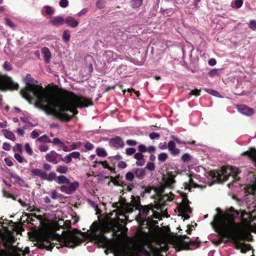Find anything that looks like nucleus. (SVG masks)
I'll list each match as a JSON object with an SVG mask.
<instances>
[{
  "label": "nucleus",
  "mask_w": 256,
  "mask_h": 256,
  "mask_svg": "<svg viewBox=\"0 0 256 256\" xmlns=\"http://www.w3.org/2000/svg\"><path fill=\"white\" fill-rule=\"evenodd\" d=\"M190 203L186 196L184 194L182 196V204L178 207V210L184 220H188L190 218V216L188 214V213L191 212V208L189 206Z\"/></svg>",
  "instance_id": "f8f14e48"
},
{
  "label": "nucleus",
  "mask_w": 256,
  "mask_h": 256,
  "mask_svg": "<svg viewBox=\"0 0 256 256\" xmlns=\"http://www.w3.org/2000/svg\"><path fill=\"white\" fill-rule=\"evenodd\" d=\"M43 10H45V14L46 15H52L54 12V10L52 7L48 6H44Z\"/></svg>",
  "instance_id": "c9c22d12"
},
{
  "label": "nucleus",
  "mask_w": 256,
  "mask_h": 256,
  "mask_svg": "<svg viewBox=\"0 0 256 256\" xmlns=\"http://www.w3.org/2000/svg\"><path fill=\"white\" fill-rule=\"evenodd\" d=\"M104 229L98 226H96L95 228L90 232V236L96 242L101 244H107L109 240L104 236Z\"/></svg>",
  "instance_id": "6e6552de"
},
{
  "label": "nucleus",
  "mask_w": 256,
  "mask_h": 256,
  "mask_svg": "<svg viewBox=\"0 0 256 256\" xmlns=\"http://www.w3.org/2000/svg\"><path fill=\"white\" fill-rule=\"evenodd\" d=\"M96 154L102 157H106L108 155L107 152L104 148H98L96 149Z\"/></svg>",
  "instance_id": "473e14b6"
},
{
  "label": "nucleus",
  "mask_w": 256,
  "mask_h": 256,
  "mask_svg": "<svg viewBox=\"0 0 256 256\" xmlns=\"http://www.w3.org/2000/svg\"><path fill=\"white\" fill-rule=\"evenodd\" d=\"M218 214L216 215L211 222L212 227L219 234L220 238L216 243L220 244L224 238L231 239L234 241V247L240 250L242 253L250 250V246L240 242L244 240L246 234L245 227L240 224L236 223L234 219L240 216L241 222L244 224L250 223V215L244 211L240 214L232 207L227 209L224 212L216 208Z\"/></svg>",
  "instance_id": "f03ea898"
},
{
  "label": "nucleus",
  "mask_w": 256,
  "mask_h": 256,
  "mask_svg": "<svg viewBox=\"0 0 256 256\" xmlns=\"http://www.w3.org/2000/svg\"><path fill=\"white\" fill-rule=\"evenodd\" d=\"M192 157L188 153H184L181 156V160L185 162L190 160Z\"/></svg>",
  "instance_id": "a19ab883"
},
{
  "label": "nucleus",
  "mask_w": 256,
  "mask_h": 256,
  "mask_svg": "<svg viewBox=\"0 0 256 256\" xmlns=\"http://www.w3.org/2000/svg\"><path fill=\"white\" fill-rule=\"evenodd\" d=\"M18 85L14 82L10 78L0 74V90H16Z\"/></svg>",
  "instance_id": "1a4fd4ad"
},
{
  "label": "nucleus",
  "mask_w": 256,
  "mask_h": 256,
  "mask_svg": "<svg viewBox=\"0 0 256 256\" xmlns=\"http://www.w3.org/2000/svg\"><path fill=\"white\" fill-rule=\"evenodd\" d=\"M249 28L253 30H256V20H251L249 22Z\"/></svg>",
  "instance_id": "09e8293b"
},
{
  "label": "nucleus",
  "mask_w": 256,
  "mask_h": 256,
  "mask_svg": "<svg viewBox=\"0 0 256 256\" xmlns=\"http://www.w3.org/2000/svg\"><path fill=\"white\" fill-rule=\"evenodd\" d=\"M63 40L65 42H68L70 40V32L68 29H66L63 32L62 34Z\"/></svg>",
  "instance_id": "ea45409f"
},
{
  "label": "nucleus",
  "mask_w": 256,
  "mask_h": 256,
  "mask_svg": "<svg viewBox=\"0 0 256 256\" xmlns=\"http://www.w3.org/2000/svg\"><path fill=\"white\" fill-rule=\"evenodd\" d=\"M136 152V149L134 148H128L126 150V154L128 156H131L134 154Z\"/></svg>",
  "instance_id": "49530a36"
},
{
  "label": "nucleus",
  "mask_w": 256,
  "mask_h": 256,
  "mask_svg": "<svg viewBox=\"0 0 256 256\" xmlns=\"http://www.w3.org/2000/svg\"><path fill=\"white\" fill-rule=\"evenodd\" d=\"M61 160L65 162L66 164H69L72 161V158L69 154L65 156L64 158H61Z\"/></svg>",
  "instance_id": "3c124183"
},
{
  "label": "nucleus",
  "mask_w": 256,
  "mask_h": 256,
  "mask_svg": "<svg viewBox=\"0 0 256 256\" xmlns=\"http://www.w3.org/2000/svg\"><path fill=\"white\" fill-rule=\"evenodd\" d=\"M127 254L126 250L120 247H118L114 250V256H126Z\"/></svg>",
  "instance_id": "cd10ccee"
},
{
  "label": "nucleus",
  "mask_w": 256,
  "mask_h": 256,
  "mask_svg": "<svg viewBox=\"0 0 256 256\" xmlns=\"http://www.w3.org/2000/svg\"><path fill=\"white\" fill-rule=\"evenodd\" d=\"M168 150L173 156H176L180 152V150L176 147V144L174 140L169 141Z\"/></svg>",
  "instance_id": "6ab92c4d"
},
{
  "label": "nucleus",
  "mask_w": 256,
  "mask_h": 256,
  "mask_svg": "<svg viewBox=\"0 0 256 256\" xmlns=\"http://www.w3.org/2000/svg\"><path fill=\"white\" fill-rule=\"evenodd\" d=\"M78 186V182H76V181L72 183L69 182V184H66V185H62L60 186V190L62 192L67 194H72L76 191Z\"/></svg>",
  "instance_id": "ddd939ff"
},
{
  "label": "nucleus",
  "mask_w": 256,
  "mask_h": 256,
  "mask_svg": "<svg viewBox=\"0 0 256 256\" xmlns=\"http://www.w3.org/2000/svg\"><path fill=\"white\" fill-rule=\"evenodd\" d=\"M135 206L134 204L131 203H126L122 206L117 210L116 213V216L118 220L121 223H126V220L128 219L126 214L132 212Z\"/></svg>",
  "instance_id": "0eeeda50"
},
{
  "label": "nucleus",
  "mask_w": 256,
  "mask_h": 256,
  "mask_svg": "<svg viewBox=\"0 0 256 256\" xmlns=\"http://www.w3.org/2000/svg\"><path fill=\"white\" fill-rule=\"evenodd\" d=\"M168 158V155L166 152H161L158 155V160L160 162H165Z\"/></svg>",
  "instance_id": "4c0bfd02"
},
{
  "label": "nucleus",
  "mask_w": 256,
  "mask_h": 256,
  "mask_svg": "<svg viewBox=\"0 0 256 256\" xmlns=\"http://www.w3.org/2000/svg\"><path fill=\"white\" fill-rule=\"evenodd\" d=\"M64 22L70 28H76L78 24V22L72 16H67L64 20Z\"/></svg>",
  "instance_id": "393cba45"
},
{
  "label": "nucleus",
  "mask_w": 256,
  "mask_h": 256,
  "mask_svg": "<svg viewBox=\"0 0 256 256\" xmlns=\"http://www.w3.org/2000/svg\"><path fill=\"white\" fill-rule=\"evenodd\" d=\"M244 154L249 156L256 166V150L254 148H251L248 150L244 152Z\"/></svg>",
  "instance_id": "412c9836"
},
{
  "label": "nucleus",
  "mask_w": 256,
  "mask_h": 256,
  "mask_svg": "<svg viewBox=\"0 0 256 256\" xmlns=\"http://www.w3.org/2000/svg\"><path fill=\"white\" fill-rule=\"evenodd\" d=\"M2 148L6 150H10L11 148L10 144L6 142H4L2 145Z\"/></svg>",
  "instance_id": "052dcab7"
},
{
  "label": "nucleus",
  "mask_w": 256,
  "mask_h": 256,
  "mask_svg": "<svg viewBox=\"0 0 256 256\" xmlns=\"http://www.w3.org/2000/svg\"><path fill=\"white\" fill-rule=\"evenodd\" d=\"M57 154H58L54 150H52L45 155V158H46V160L50 162L58 164L60 162V160L57 158Z\"/></svg>",
  "instance_id": "f3484780"
},
{
  "label": "nucleus",
  "mask_w": 256,
  "mask_h": 256,
  "mask_svg": "<svg viewBox=\"0 0 256 256\" xmlns=\"http://www.w3.org/2000/svg\"><path fill=\"white\" fill-rule=\"evenodd\" d=\"M110 145L114 148H122L124 146L122 138L120 136H116L109 140Z\"/></svg>",
  "instance_id": "4468645a"
},
{
  "label": "nucleus",
  "mask_w": 256,
  "mask_h": 256,
  "mask_svg": "<svg viewBox=\"0 0 256 256\" xmlns=\"http://www.w3.org/2000/svg\"><path fill=\"white\" fill-rule=\"evenodd\" d=\"M249 178L251 179L250 184L244 186L246 194L244 200L247 204L252 205V207L256 208V196L255 194L256 191V175L251 173Z\"/></svg>",
  "instance_id": "20e7f679"
},
{
  "label": "nucleus",
  "mask_w": 256,
  "mask_h": 256,
  "mask_svg": "<svg viewBox=\"0 0 256 256\" xmlns=\"http://www.w3.org/2000/svg\"><path fill=\"white\" fill-rule=\"evenodd\" d=\"M4 246L6 250L0 248V256H20L22 253L25 254L30 252L29 248L28 247L23 250L11 244Z\"/></svg>",
  "instance_id": "423d86ee"
},
{
  "label": "nucleus",
  "mask_w": 256,
  "mask_h": 256,
  "mask_svg": "<svg viewBox=\"0 0 256 256\" xmlns=\"http://www.w3.org/2000/svg\"><path fill=\"white\" fill-rule=\"evenodd\" d=\"M159 148L161 150H165L167 148H169V142L167 144L166 142L164 143L160 142L159 144Z\"/></svg>",
  "instance_id": "5fc2aeb1"
},
{
  "label": "nucleus",
  "mask_w": 256,
  "mask_h": 256,
  "mask_svg": "<svg viewBox=\"0 0 256 256\" xmlns=\"http://www.w3.org/2000/svg\"><path fill=\"white\" fill-rule=\"evenodd\" d=\"M134 157L136 160V166H142L146 163V160L144 158V155L142 153H135Z\"/></svg>",
  "instance_id": "4be33fe9"
},
{
  "label": "nucleus",
  "mask_w": 256,
  "mask_h": 256,
  "mask_svg": "<svg viewBox=\"0 0 256 256\" xmlns=\"http://www.w3.org/2000/svg\"><path fill=\"white\" fill-rule=\"evenodd\" d=\"M4 68L6 71H10L12 70L11 64L8 62H6L3 66Z\"/></svg>",
  "instance_id": "8fccbe9b"
},
{
  "label": "nucleus",
  "mask_w": 256,
  "mask_h": 256,
  "mask_svg": "<svg viewBox=\"0 0 256 256\" xmlns=\"http://www.w3.org/2000/svg\"><path fill=\"white\" fill-rule=\"evenodd\" d=\"M146 168L150 171H154L156 168V165L154 162H148L146 164Z\"/></svg>",
  "instance_id": "a18cd8bd"
},
{
  "label": "nucleus",
  "mask_w": 256,
  "mask_h": 256,
  "mask_svg": "<svg viewBox=\"0 0 256 256\" xmlns=\"http://www.w3.org/2000/svg\"><path fill=\"white\" fill-rule=\"evenodd\" d=\"M174 182L175 180L173 176L168 177L166 182V185L168 187H172Z\"/></svg>",
  "instance_id": "37998d69"
},
{
  "label": "nucleus",
  "mask_w": 256,
  "mask_h": 256,
  "mask_svg": "<svg viewBox=\"0 0 256 256\" xmlns=\"http://www.w3.org/2000/svg\"><path fill=\"white\" fill-rule=\"evenodd\" d=\"M56 182L58 184H68L70 180L64 176H58L56 178Z\"/></svg>",
  "instance_id": "a878e982"
},
{
  "label": "nucleus",
  "mask_w": 256,
  "mask_h": 256,
  "mask_svg": "<svg viewBox=\"0 0 256 256\" xmlns=\"http://www.w3.org/2000/svg\"><path fill=\"white\" fill-rule=\"evenodd\" d=\"M14 158L19 163H22L24 162H26V160L20 154L16 153L14 155Z\"/></svg>",
  "instance_id": "58836bf2"
},
{
  "label": "nucleus",
  "mask_w": 256,
  "mask_h": 256,
  "mask_svg": "<svg viewBox=\"0 0 256 256\" xmlns=\"http://www.w3.org/2000/svg\"><path fill=\"white\" fill-rule=\"evenodd\" d=\"M126 144L128 146H134L136 144L137 142L134 140H128L126 142Z\"/></svg>",
  "instance_id": "0e129e2a"
},
{
  "label": "nucleus",
  "mask_w": 256,
  "mask_h": 256,
  "mask_svg": "<svg viewBox=\"0 0 256 256\" xmlns=\"http://www.w3.org/2000/svg\"><path fill=\"white\" fill-rule=\"evenodd\" d=\"M238 112L244 115L250 116L254 113V110L246 105L240 104L237 106Z\"/></svg>",
  "instance_id": "2eb2a0df"
},
{
  "label": "nucleus",
  "mask_w": 256,
  "mask_h": 256,
  "mask_svg": "<svg viewBox=\"0 0 256 256\" xmlns=\"http://www.w3.org/2000/svg\"><path fill=\"white\" fill-rule=\"evenodd\" d=\"M24 81L28 86L21 90L22 96L28 100H34L36 107L42 108L48 114L53 115L61 120H70V117L66 112L70 111L76 115L78 113V108L92 105L88 99L68 91L58 97L50 90L34 84V80L28 76L24 78Z\"/></svg>",
  "instance_id": "f257e3e1"
},
{
  "label": "nucleus",
  "mask_w": 256,
  "mask_h": 256,
  "mask_svg": "<svg viewBox=\"0 0 256 256\" xmlns=\"http://www.w3.org/2000/svg\"><path fill=\"white\" fill-rule=\"evenodd\" d=\"M184 186L185 189H188L189 191H190L192 188H194L196 186L193 182L191 178H188V182H184Z\"/></svg>",
  "instance_id": "c756f323"
},
{
  "label": "nucleus",
  "mask_w": 256,
  "mask_h": 256,
  "mask_svg": "<svg viewBox=\"0 0 256 256\" xmlns=\"http://www.w3.org/2000/svg\"><path fill=\"white\" fill-rule=\"evenodd\" d=\"M218 74V70L216 69H214L209 72V75L212 77H214L216 76Z\"/></svg>",
  "instance_id": "338daca9"
},
{
  "label": "nucleus",
  "mask_w": 256,
  "mask_h": 256,
  "mask_svg": "<svg viewBox=\"0 0 256 256\" xmlns=\"http://www.w3.org/2000/svg\"><path fill=\"white\" fill-rule=\"evenodd\" d=\"M38 148L40 152H46L48 150L49 146L48 144H42L38 146Z\"/></svg>",
  "instance_id": "79ce46f5"
},
{
  "label": "nucleus",
  "mask_w": 256,
  "mask_h": 256,
  "mask_svg": "<svg viewBox=\"0 0 256 256\" xmlns=\"http://www.w3.org/2000/svg\"><path fill=\"white\" fill-rule=\"evenodd\" d=\"M10 176L15 180L19 186H24L25 181L17 174H11Z\"/></svg>",
  "instance_id": "c85d7f7f"
},
{
  "label": "nucleus",
  "mask_w": 256,
  "mask_h": 256,
  "mask_svg": "<svg viewBox=\"0 0 256 256\" xmlns=\"http://www.w3.org/2000/svg\"><path fill=\"white\" fill-rule=\"evenodd\" d=\"M190 95H194L196 96H198L200 94V90L197 88L194 89L190 91L189 93Z\"/></svg>",
  "instance_id": "680f3d73"
},
{
  "label": "nucleus",
  "mask_w": 256,
  "mask_h": 256,
  "mask_svg": "<svg viewBox=\"0 0 256 256\" xmlns=\"http://www.w3.org/2000/svg\"><path fill=\"white\" fill-rule=\"evenodd\" d=\"M30 172L33 176H38L40 179L48 182H52L53 180L56 182L57 176L56 174L54 172H51L48 174L46 172L38 168H33L30 170Z\"/></svg>",
  "instance_id": "9d476101"
},
{
  "label": "nucleus",
  "mask_w": 256,
  "mask_h": 256,
  "mask_svg": "<svg viewBox=\"0 0 256 256\" xmlns=\"http://www.w3.org/2000/svg\"><path fill=\"white\" fill-rule=\"evenodd\" d=\"M69 156H70L71 158H77L80 156V154L78 152H73L69 154Z\"/></svg>",
  "instance_id": "4d7b16f0"
},
{
  "label": "nucleus",
  "mask_w": 256,
  "mask_h": 256,
  "mask_svg": "<svg viewBox=\"0 0 256 256\" xmlns=\"http://www.w3.org/2000/svg\"><path fill=\"white\" fill-rule=\"evenodd\" d=\"M54 245L55 244L54 242H50L49 238L44 237L42 238V240L40 242L38 247L51 250Z\"/></svg>",
  "instance_id": "dca6fc26"
},
{
  "label": "nucleus",
  "mask_w": 256,
  "mask_h": 256,
  "mask_svg": "<svg viewBox=\"0 0 256 256\" xmlns=\"http://www.w3.org/2000/svg\"><path fill=\"white\" fill-rule=\"evenodd\" d=\"M62 141L58 138H54L53 140H52V142L54 144H60Z\"/></svg>",
  "instance_id": "69168bd1"
},
{
  "label": "nucleus",
  "mask_w": 256,
  "mask_h": 256,
  "mask_svg": "<svg viewBox=\"0 0 256 256\" xmlns=\"http://www.w3.org/2000/svg\"><path fill=\"white\" fill-rule=\"evenodd\" d=\"M56 241L60 243V246L74 248L80 242V238L74 232L68 231L60 235Z\"/></svg>",
  "instance_id": "39448f33"
},
{
  "label": "nucleus",
  "mask_w": 256,
  "mask_h": 256,
  "mask_svg": "<svg viewBox=\"0 0 256 256\" xmlns=\"http://www.w3.org/2000/svg\"><path fill=\"white\" fill-rule=\"evenodd\" d=\"M240 172L239 169L235 166H228L222 167L220 172H216L214 174V179L218 182H223L228 180L230 178L232 180V182L228 184V186L230 188L231 186H234V182L239 180L240 178L238 174Z\"/></svg>",
  "instance_id": "7ed1b4c3"
},
{
  "label": "nucleus",
  "mask_w": 256,
  "mask_h": 256,
  "mask_svg": "<svg viewBox=\"0 0 256 256\" xmlns=\"http://www.w3.org/2000/svg\"><path fill=\"white\" fill-rule=\"evenodd\" d=\"M160 137V134L159 133H156V132H152L149 134V138L152 140L158 138Z\"/></svg>",
  "instance_id": "603ef678"
},
{
  "label": "nucleus",
  "mask_w": 256,
  "mask_h": 256,
  "mask_svg": "<svg viewBox=\"0 0 256 256\" xmlns=\"http://www.w3.org/2000/svg\"><path fill=\"white\" fill-rule=\"evenodd\" d=\"M104 56L108 62L115 61L118 58L122 59L120 56H118L114 52L109 50L105 52Z\"/></svg>",
  "instance_id": "a211bd4d"
},
{
  "label": "nucleus",
  "mask_w": 256,
  "mask_h": 256,
  "mask_svg": "<svg viewBox=\"0 0 256 256\" xmlns=\"http://www.w3.org/2000/svg\"><path fill=\"white\" fill-rule=\"evenodd\" d=\"M206 90L209 94H210L214 96H218L220 94L218 91L212 90V89H206Z\"/></svg>",
  "instance_id": "6e6d98bb"
},
{
  "label": "nucleus",
  "mask_w": 256,
  "mask_h": 256,
  "mask_svg": "<svg viewBox=\"0 0 256 256\" xmlns=\"http://www.w3.org/2000/svg\"><path fill=\"white\" fill-rule=\"evenodd\" d=\"M41 52L44 56V61L46 63H49L52 58V54L50 49L46 47H43L41 50Z\"/></svg>",
  "instance_id": "aec40b11"
},
{
  "label": "nucleus",
  "mask_w": 256,
  "mask_h": 256,
  "mask_svg": "<svg viewBox=\"0 0 256 256\" xmlns=\"http://www.w3.org/2000/svg\"><path fill=\"white\" fill-rule=\"evenodd\" d=\"M146 176V170L142 168H134L125 175V178L128 182H132L134 177L142 180Z\"/></svg>",
  "instance_id": "9b49d317"
},
{
  "label": "nucleus",
  "mask_w": 256,
  "mask_h": 256,
  "mask_svg": "<svg viewBox=\"0 0 256 256\" xmlns=\"http://www.w3.org/2000/svg\"><path fill=\"white\" fill-rule=\"evenodd\" d=\"M68 0H60V6L62 8H66L68 6Z\"/></svg>",
  "instance_id": "13d9d810"
},
{
  "label": "nucleus",
  "mask_w": 256,
  "mask_h": 256,
  "mask_svg": "<svg viewBox=\"0 0 256 256\" xmlns=\"http://www.w3.org/2000/svg\"><path fill=\"white\" fill-rule=\"evenodd\" d=\"M36 141L41 142H52V140L46 135H43L38 138Z\"/></svg>",
  "instance_id": "72a5a7b5"
},
{
  "label": "nucleus",
  "mask_w": 256,
  "mask_h": 256,
  "mask_svg": "<svg viewBox=\"0 0 256 256\" xmlns=\"http://www.w3.org/2000/svg\"><path fill=\"white\" fill-rule=\"evenodd\" d=\"M50 22L54 26H61L64 22V20L62 16H54L50 18Z\"/></svg>",
  "instance_id": "5701e85b"
},
{
  "label": "nucleus",
  "mask_w": 256,
  "mask_h": 256,
  "mask_svg": "<svg viewBox=\"0 0 256 256\" xmlns=\"http://www.w3.org/2000/svg\"><path fill=\"white\" fill-rule=\"evenodd\" d=\"M6 24L8 26H9L12 29L14 30L16 28L15 25L9 18H6Z\"/></svg>",
  "instance_id": "de8ad7c7"
},
{
  "label": "nucleus",
  "mask_w": 256,
  "mask_h": 256,
  "mask_svg": "<svg viewBox=\"0 0 256 256\" xmlns=\"http://www.w3.org/2000/svg\"><path fill=\"white\" fill-rule=\"evenodd\" d=\"M243 4L242 0H234L231 4V6L232 8H240Z\"/></svg>",
  "instance_id": "f704fd0d"
},
{
  "label": "nucleus",
  "mask_w": 256,
  "mask_h": 256,
  "mask_svg": "<svg viewBox=\"0 0 256 256\" xmlns=\"http://www.w3.org/2000/svg\"><path fill=\"white\" fill-rule=\"evenodd\" d=\"M150 209L148 206L142 207L139 209L138 218L141 221H143L148 214Z\"/></svg>",
  "instance_id": "b1692460"
},
{
  "label": "nucleus",
  "mask_w": 256,
  "mask_h": 256,
  "mask_svg": "<svg viewBox=\"0 0 256 256\" xmlns=\"http://www.w3.org/2000/svg\"><path fill=\"white\" fill-rule=\"evenodd\" d=\"M2 132H3L4 136L6 138L12 141L16 140V136L12 131H9L8 130H3Z\"/></svg>",
  "instance_id": "bb28decb"
},
{
  "label": "nucleus",
  "mask_w": 256,
  "mask_h": 256,
  "mask_svg": "<svg viewBox=\"0 0 256 256\" xmlns=\"http://www.w3.org/2000/svg\"><path fill=\"white\" fill-rule=\"evenodd\" d=\"M24 149L28 154L31 156L33 154V151L28 143H26L24 145Z\"/></svg>",
  "instance_id": "c03bdc74"
},
{
  "label": "nucleus",
  "mask_w": 256,
  "mask_h": 256,
  "mask_svg": "<svg viewBox=\"0 0 256 256\" xmlns=\"http://www.w3.org/2000/svg\"><path fill=\"white\" fill-rule=\"evenodd\" d=\"M139 152L142 153L146 152V147L143 144H140L138 146Z\"/></svg>",
  "instance_id": "864d4df0"
},
{
  "label": "nucleus",
  "mask_w": 256,
  "mask_h": 256,
  "mask_svg": "<svg viewBox=\"0 0 256 256\" xmlns=\"http://www.w3.org/2000/svg\"><path fill=\"white\" fill-rule=\"evenodd\" d=\"M60 146L62 148V150L64 152H67L70 151V150H68V146L64 144V143L63 142H62L60 143Z\"/></svg>",
  "instance_id": "774afa93"
},
{
  "label": "nucleus",
  "mask_w": 256,
  "mask_h": 256,
  "mask_svg": "<svg viewBox=\"0 0 256 256\" xmlns=\"http://www.w3.org/2000/svg\"><path fill=\"white\" fill-rule=\"evenodd\" d=\"M142 2V0H132L130 4L133 8H137L140 7Z\"/></svg>",
  "instance_id": "e433bc0d"
},
{
  "label": "nucleus",
  "mask_w": 256,
  "mask_h": 256,
  "mask_svg": "<svg viewBox=\"0 0 256 256\" xmlns=\"http://www.w3.org/2000/svg\"><path fill=\"white\" fill-rule=\"evenodd\" d=\"M84 148L86 150H91L94 148V145L92 143L87 142L84 144Z\"/></svg>",
  "instance_id": "bf43d9fd"
},
{
  "label": "nucleus",
  "mask_w": 256,
  "mask_h": 256,
  "mask_svg": "<svg viewBox=\"0 0 256 256\" xmlns=\"http://www.w3.org/2000/svg\"><path fill=\"white\" fill-rule=\"evenodd\" d=\"M126 166V164L124 161H120L118 164V166L122 169L125 168Z\"/></svg>",
  "instance_id": "e2e57ef3"
},
{
  "label": "nucleus",
  "mask_w": 256,
  "mask_h": 256,
  "mask_svg": "<svg viewBox=\"0 0 256 256\" xmlns=\"http://www.w3.org/2000/svg\"><path fill=\"white\" fill-rule=\"evenodd\" d=\"M56 171L60 174H66L68 171V168L64 165H59L57 166Z\"/></svg>",
  "instance_id": "2f4dec72"
},
{
  "label": "nucleus",
  "mask_w": 256,
  "mask_h": 256,
  "mask_svg": "<svg viewBox=\"0 0 256 256\" xmlns=\"http://www.w3.org/2000/svg\"><path fill=\"white\" fill-rule=\"evenodd\" d=\"M170 138L174 140L177 143L179 144H195V141L192 140V142H184V141H182L180 140L178 137L176 136H175L172 135Z\"/></svg>",
  "instance_id": "7c9ffc66"
}]
</instances>
